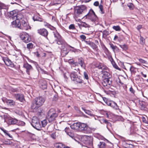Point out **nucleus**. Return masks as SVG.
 Segmentation results:
<instances>
[{"instance_id": "obj_1", "label": "nucleus", "mask_w": 148, "mask_h": 148, "mask_svg": "<svg viewBox=\"0 0 148 148\" xmlns=\"http://www.w3.org/2000/svg\"><path fill=\"white\" fill-rule=\"evenodd\" d=\"M54 36V40L51 39L50 40L51 43H56L59 45H64L65 42L61 38V36L57 32H53Z\"/></svg>"}, {"instance_id": "obj_2", "label": "nucleus", "mask_w": 148, "mask_h": 148, "mask_svg": "<svg viewBox=\"0 0 148 148\" xmlns=\"http://www.w3.org/2000/svg\"><path fill=\"white\" fill-rule=\"evenodd\" d=\"M58 114L54 109H51L48 112L47 119L49 122L54 121L58 116Z\"/></svg>"}, {"instance_id": "obj_3", "label": "nucleus", "mask_w": 148, "mask_h": 148, "mask_svg": "<svg viewBox=\"0 0 148 148\" xmlns=\"http://www.w3.org/2000/svg\"><path fill=\"white\" fill-rule=\"evenodd\" d=\"M84 19H88L92 22H95L97 20V18L94 11L91 9L87 14L83 18Z\"/></svg>"}, {"instance_id": "obj_4", "label": "nucleus", "mask_w": 148, "mask_h": 148, "mask_svg": "<svg viewBox=\"0 0 148 148\" xmlns=\"http://www.w3.org/2000/svg\"><path fill=\"white\" fill-rule=\"evenodd\" d=\"M74 14L75 16L76 17L79 16L82 14L84 11L86 10V7L84 5H82L80 6H77L74 8Z\"/></svg>"}, {"instance_id": "obj_5", "label": "nucleus", "mask_w": 148, "mask_h": 148, "mask_svg": "<svg viewBox=\"0 0 148 148\" xmlns=\"http://www.w3.org/2000/svg\"><path fill=\"white\" fill-rule=\"evenodd\" d=\"M81 140L82 141L87 145L92 146L93 138L91 136H84L82 137Z\"/></svg>"}, {"instance_id": "obj_6", "label": "nucleus", "mask_w": 148, "mask_h": 148, "mask_svg": "<svg viewBox=\"0 0 148 148\" xmlns=\"http://www.w3.org/2000/svg\"><path fill=\"white\" fill-rule=\"evenodd\" d=\"M31 124L34 128L38 130H40L41 128L39 120L36 117H33Z\"/></svg>"}, {"instance_id": "obj_7", "label": "nucleus", "mask_w": 148, "mask_h": 148, "mask_svg": "<svg viewBox=\"0 0 148 148\" xmlns=\"http://www.w3.org/2000/svg\"><path fill=\"white\" fill-rule=\"evenodd\" d=\"M79 130L83 131L84 133H90L92 132V129L84 123H80Z\"/></svg>"}, {"instance_id": "obj_8", "label": "nucleus", "mask_w": 148, "mask_h": 148, "mask_svg": "<svg viewBox=\"0 0 148 148\" xmlns=\"http://www.w3.org/2000/svg\"><path fill=\"white\" fill-rule=\"evenodd\" d=\"M30 26L27 22L26 19H24L22 21L21 23H20V29H21L27 30L29 28Z\"/></svg>"}, {"instance_id": "obj_9", "label": "nucleus", "mask_w": 148, "mask_h": 148, "mask_svg": "<svg viewBox=\"0 0 148 148\" xmlns=\"http://www.w3.org/2000/svg\"><path fill=\"white\" fill-rule=\"evenodd\" d=\"M21 38L23 41L27 43L30 41L31 38L29 34L26 33H24L21 36Z\"/></svg>"}, {"instance_id": "obj_10", "label": "nucleus", "mask_w": 148, "mask_h": 148, "mask_svg": "<svg viewBox=\"0 0 148 148\" xmlns=\"http://www.w3.org/2000/svg\"><path fill=\"white\" fill-rule=\"evenodd\" d=\"M102 84L105 88L108 89L110 87L112 81L109 78H106L103 81Z\"/></svg>"}, {"instance_id": "obj_11", "label": "nucleus", "mask_w": 148, "mask_h": 148, "mask_svg": "<svg viewBox=\"0 0 148 148\" xmlns=\"http://www.w3.org/2000/svg\"><path fill=\"white\" fill-rule=\"evenodd\" d=\"M5 121L9 124H15L17 123L18 120L16 119L8 117L5 119Z\"/></svg>"}, {"instance_id": "obj_12", "label": "nucleus", "mask_w": 148, "mask_h": 148, "mask_svg": "<svg viewBox=\"0 0 148 148\" xmlns=\"http://www.w3.org/2000/svg\"><path fill=\"white\" fill-rule=\"evenodd\" d=\"M34 100L37 103V105H39L40 107L42 106L44 103L45 101V99L42 97H39L36 98Z\"/></svg>"}, {"instance_id": "obj_13", "label": "nucleus", "mask_w": 148, "mask_h": 148, "mask_svg": "<svg viewBox=\"0 0 148 148\" xmlns=\"http://www.w3.org/2000/svg\"><path fill=\"white\" fill-rule=\"evenodd\" d=\"M23 67L26 69V71L28 75H29L30 72L33 70L32 66L27 63L24 64Z\"/></svg>"}, {"instance_id": "obj_14", "label": "nucleus", "mask_w": 148, "mask_h": 148, "mask_svg": "<svg viewBox=\"0 0 148 148\" xmlns=\"http://www.w3.org/2000/svg\"><path fill=\"white\" fill-rule=\"evenodd\" d=\"M37 32L40 34L45 37L47 36L48 34L47 30L44 28L38 29Z\"/></svg>"}, {"instance_id": "obj_15", "label": "nucleus", "mask_w": 148, "mask_h": 148, "mask_svg": "<svg viewBox=\"0 0 148 148\" xmlns=\"http://www.w3.org/2000/svg\"><path fill=\"white\" fill-rule=\"evenodd\" d=\"M3 60L7 66L11 67H12L13 66V64L12 62L8 58L3 57Z\"/></svg>"}, {"instance_id": "obj_16", "label": "nucleus", "mask_w": 148, "mask_h": 148, "mask_svg": "<svg viewBox=\"0 0 148 148\" xmlns=\"http://www.w3.org/2000/svg\"><path fill=\"white\" fill-rule=\"evenodd\" d=\"M14 96L17 100H18L21 102H23L25 101L24 97L23 95L20 94H15Z\"/></svg>"}, {"instance_id": "obj_17", "label": "nucleus", "mask_w": 148, "mask_h": 148, "mask_svg": "<svg viewBox=\"0 0 148 148\" xmlns=\"http://www.w3.org/2000/svg\"><path fill=\"white\" fill-rule=\"evenodd\" d=\"M97 67L99 69L101 70V72L103 73L104 71H107L108 70V68L103 64L99 63Z\"/></svg>"}, {"instance_id": "obj_18", "label": "nucleus", "mask_w": 148, "mask_h": 148, "mask_svg": "<svg viewBox=\"0 0 148 148\" xmlns=\"http://www.w3.org/2000/svg\"><path fill=\"white\" fill-rule=\"evenodd\" d=\"M20 21L19 20L15 19L14 21L12 22V24L13 27H17L20 29Z\"/></svg>"}, {"instance_id": "obj_19", "label": "nucleus", "mask_w": 148, "mask_h": 148, "mask_svg": "<svg viewBox=\"0 0 148 148\" xmlns=\"http://www.w3.org/2000/svg\"><path fill=\"white\" fill-rule=\"evenodd\" d=\"M79 64V65H80L84 69H85L86 66L84 62V59L82 58H79L78 59V62H77Z\"/></svg>"}, {"instance_id": "obj_20", "label": "nucleus", "mask_w": 148, "mask_h": 148, "mask_svg": "<svg viewBox=\"0 0 148 148\" xmlns=\"http://www.w3.org/2000/svg\"><path fill=\"white\" fill-rule=\"evenodd\" d=\"M80 123H75L70 126L71 128L74 130H79Z\"/></svg>"}, {"instance_id": "obj_21", "label": "nucleus", "mask_w": 148, "mask_h": 148, "mask_svg": "<svg viewBox=\"0 0 148 148\" xmlns=\"http://www.w3.org/2000/svg\"><path fill=\"white\" fill-rule=\"evenodd\" d=\"M40 87L43 89L44 90L47 88V83L45 81L41 80L40 81L39 84Z\"/></svg>"}, {"instance_id": "obj_22", "label": "nucleus", "mask_w": 148, "mask_h": 148, "mask_svg": "<svg viewBox=\"0 0 148 148\" xmlns=\"http://www.w3.org/2000/svg\"><path fill=\"white\" fill-rule=\"evenodd\" d=\"M109 44L110 46V47L112 48L114 53L119 52V49L117 46L114 45L111 43H110Z\"/></svg>"}, {"instance_id": "obj_23", "label": "nucleus", "mask_w": 148, "mask_h": 148, "mask_svg": "<svg viewBox=\"0 0 148 148\" xmlns=\"http://www.w3.org/2000/svg\"><path fill=\"white\" fill-rule=\"evenodd\" d=\"M37 103L36 102L35 100H34L32 103L31 107L32 109H36L40 107L39 105H38Z\"/></svg>"}, {"instance_id": "obj_24", "label": "nucleus", "mask_w": 148, "mask_h": 148, "mask_svg": "<svg viewBox=\"0 0 148 148\" xmlns=\"http://www.w3.org/2000/svg\"><path fill=\"white\" fill-rule=\"evenodd\" d=\"M78 77L76 73L72 72L70 74L71 79L73 81H74Z\"/></svg>"}, {"instance_id": "obj_25", "label": "nucleus", "mask_w": 148, "mask_h": 148, "mask_svg": "<svg viewBox=\"0 0 148 148\" xmlns=\"http://www.w3.org/2000/svg\"><path fill=\"white\" fill-rule=\"evenodd\" d=\"M17 13L16 10H14L11 11L10 12V16H12V18L14 19Z\"/></svg>"}, {"instance_id": "obj_26", "label": "nucleus", "mask_w": 148, "mask_h": 148, "mask_svg": "<svg viewBox=\"0 0 148 148\" xmlns=\"http://www.w3.org/2000/svg\"><path fill=\"white\" fill-rule=\"evenodd\" d=\"M106 144L104 142H100L97 145L98 148H105Z\"/></svg>"}, {"instance_id": "obj_27", "label": "nucleus", "mask_w": 148, "mask_h": 148, "mask_svg": "<svg viewBox=\"0 0 148 148\" xmlns=\"http://www.w3.org/2000/svg\"><path fill=\"white\" fill-rule=\"evenodd\" d=\"M23 18V19H24L23 14L21 13H17L15 18V19L19 20L20 21V20L22 19Z\"/></svg>"}, {"instance_id": "obj_28", "label": "nucleus", "mask_w": 148, "mask_h": 148, "mask_svg": "<svg viewBox=\"0 0 148 148\" xmlns=\"http://www.w3.org/2000/svg\"><path fill=\"white\" fill-rule=\"evenodd\" d=\"M1 130L5 134V135L8 136L10 138H13L12 136L11 135L9 132L6 130L4 129L3 128H1Z\"/></svg>"}, {"instance_id": "obj_29", "label": "nucleus", "mask_w": 148, "mask_h": 148, "mask_svg": "<svg viewBox=\"0 0 148 148\" xmlns=\"http://www.w3.org/2000/svg\"><path fill=\"white\" fill-rule=\"evenodd\" d=\"M74 82L76 84H81L83 83V80L80 77H78L74 81Z\"/></svg>"}, {"instance_id": "obj_30", "label": "nucleus", "mask_w": 148, "mask_h": 148, "mask_svg": "<svg viewBox=\"0 0 148 148\" xmlns=\"http://www.w3.org/2000/svg\"><path fill=\"white\" fill-rule=\"evenodd\" d=\"M7 104L10 106H13L15 104V102L13 100H8L7 101Z\"/></svg>"}, {"instance_id": "obj_31", "label": "nucleus", "mask_w": 148, "mask_h": 148, "mask_svg": "<svg viewBox=\"0 0 148 148\" xmlns=\"http://www.w3.org/2000/svg\"><path fill=\"white\" fill-rule=\"evenodd\" d=\"M54 146L56 148H63V144L60 143H57L54 144Z\"/></svg>"}, {"instance_id": "obj_32", "label": "nucleus", "mask_w": 148, "mask_h": 148, "mask_svg": "<svg viewBox=\"0 0 148 148\" xmlns=\"http://www.w3.org/2000/svg\"><path fill=\"white\" fill-rule=\"evenodd\" d=\"M69 64L73 65V66H78L79 64L77 62H75L72 60H70L69 61Z\"/></svg>"}, {"instance_id": "obj_33", "label": "nucleus", "mask_w": 148, "mask_h": 148, "mask_svg": "<svg viewBox=\"0 0 148 148\" xmlns=\"http://www.w3.org/2000/svg\"><path fill=\"white\" fill-rule=\"evenodd\" d=\"M103 75L104 77L106 78H108L110 77V74L108 72V71H104L103 73Z\"/></svg>"}, {"instance_id": "obj_34", "label": "nucleus", "mask_w": 148, "mask_h": 148, "mask_svg": "<svg viewBox=\"0 0 148 148\" xmlns=\"http://www.w3.org/2000/svg\"><path fill=\"white\" fill-rule=\"evenodd\" d=\"M102 48L106 54L107 56L109 55L110 54V52L106 47L105 45H103L102 47Z\"/></svg>"}, {"instance_id": "obj_35", "label": "nucleus", "mask_w": 148, "mask_h": 148, "mask_svg": "<svg viewBox=\"0 0 148 148\" xmlns=\"http://www.w3.org/2000/svg\"><path fill=\"white\" fill-rule=\"evenodd\" d=\"M130 70L132 73L135 74L137 71V69L136 68L132 66L130 68Z\"/></svg>"}, {"instance_id": "obj_36", "label": "nucleus", "mask_w": 148, "mask_h": 148, "mask_svg": "<svg viewBox=\"0 0 148 148\" xmlns=\"http://www.w3.org/2000/svg\"><path fill=\"white\" fill-rule=\"evenodd\" d=\"M79 27H89L90 25L85 22H83L81 24H78Z\"/></svg>"}, {"instance_id": "obj_37", "label": "nucleus", "mask_w": 148, "mask_h": 148, "mask_svg": "<svg viewBox=\"0 0 148 148\" xmlns=\"http://www.w3.org/2000/svg\"><path fill=\"white\" fill-rule=\"evenodd\" d=\"M34 44L32 43H29L27 45V47L28 49L30 50L34 47Z\"/></svg>"}, {"instance_id": "obj_38", "label": "nucleus", "mask_w": 148, "mask_h": 148, "mask_svg": "<svg viewBox=\"0 0 148 148\" xmlns=\"http://www.w3.org/2000/svg\"><path fill=\"white\" fill-rule=\"evenodd\" d=\"M82 108L86 114H88L91 116H92L93 115L91 113V111H90V110H86L83 108Z\"/></svg>"}, {"instance_id": "obj_39", "label": "nucleus", "mask_w": 148, "mask_h": 148, "mask_svg": "<svg viewBox=\"0 0 148 148\" xmlns=\"http://www.w3.org/2000/svg\"><path fill=\"white\" fill-rule=\"evenodd\" d=\"M119 46L121 48H122L123 50H126L128 49L127 46L125 44H124L122 45H120Z\"/></svg>"}, {"instance_id": "obj_40", "label": "nucleus", "mask_w": 148, "mask_h": 148, "mask_svg": "<svg viewBox=\"0 0 148 148\" xmlns=\"http://www.w3.org/2000/svg\"><path fill=\"white\" fill-rule=\"evenodd\" d=\"M112 28L116 31H120L121 30V28L119 26H114Z\"/></svg>"}, {"instance_id": "obj_41", "label": "nucleus", "mask_w": 148, "mask_h": 148, "mask_svg": "<svg viewBox=\"0 0 148 148\" xmlns=\"http://www.w3.org/2000/svg\"><path fill=\"white\" fill-rule=\"evenodd\" d=\"M42 126L43 127H45L47 124V121L46 120H44L41 121Z\"/></svg>"}, {"instance_id": "obj_42", "label": "nucleus", "mask_w": 148, "mask_h": 148, "mask_svg": "<svg viewBox=\"0 0 148 148\" xmlns=\"http://www.w3.org/2000/svg\"><path fill=\"white\" fill-rule=\"evenodd\" d=\"M33 19L35 21H41V19L39 17H37L36 16H34L33 17Z\"/></svg>"}, {"instance_id": "obj_43", "label": "nucleus", "mask_w": 148, "mask_h": 148, "mask_svg": "<svg viewBox=\"0 0 148 148\" xmlns=\"http://www.w3.org/2000/svg\"><path fill=\"white\" fill-rule=\"evenodd\" d=\"M90 45H89L91 47H92L93 49H96L97 47V45L94 43L91 42Z\"/></svg>"}, {"instance_id": "obj_44", "label": "nucleus", "mask_w": 148, "mask_h": 148, "mask_svg": "<svg viewBox=\"0 0 148 148\" xmlns=\"http://www.w3.org/2000/svg\"><path fill=\"white\" fill-rule=\"evenodd\" d=\"M99 8L100 9L101 13L104 14V12L103 10V5L102 4H100L99 6Z\"/></svg>"}, {"instance_id": "obj_45", "label": "nucleus", "mask_w": 148, "mask_h": 148, "mask_svg": "<svg viewBox=\"0 0 148 148\" xmlns=\"http://www.w3.org/2000/svg\"><path fill=\"white\" fill-rule=\"evenodd\" d=\"M84 78L87 80H88L89 79L88 76V73L86 72H84Z\"/></svg>"}, {"instance_id": "obj_46", "label": "nucleus", "mask_w": 148, "mask_h": 148, "mask_svg": "<svg viewBox=\"0 0 148 148\" xmlns=\"http://www.w3.org/2000/svg\"><path fill=\"white\" fill-rule=\"evenodd\" d=\"M112 105H114V106H113V108L115 109L116 110H118L119 109V107L117 105V104L115 103H113Z\"/></svg>"}, {"instance_id": "obj_47", "label": "nucleus", "mask_w": 148, "mask_h": 148, "mask_svg": "<svg viewBox=\"0 0 148 148\" xmlns=\"http://www.w3.org/2000/svg\"><path fill=\"white\" fill-rule=\"evenodd\" d=\"M140 43L142 44L144 43L145 42L144 38L141 36H140Z\"/></svg>"}, {"instance_id": "obj_48", "label": "nucleus", "mask_w": 148, "mask_h": 148, "mask_svg": "<svg viewBox=\"0 0 148 148\" xmlns=\"http://www.w3.org/2000/svg\"><path fill=\"white\" fill-rule=\"evenodd\" d=\"M112 64L113 67L116 69H118V68H119L118 66L116 65L115 64V62L114 61H112Z\"/></svg>"}, {"instance_id": "obj_49", "label": "nucleus", "mask_w": 148, "mask_h": 148, "mask_svg": "<svg viewBox=\"0 0 148 148\" xmlns=\"http://www.w3.org/2000/svg\"><path fill=\"white\" fill-rule=\"evenodd\" d=\"M109 34V32L108 31L106 30L104 31H103V36H106L108 35Z\"/></svg>"}, {"instance_id": "obj_50", "label": "nucleus", "mask_w": 148, "mask_h": 148, "mask_svg": "<svg viewBox=\"0 0 148 148\" xmlns=\"http://www.w3.org/2000/svg\"><path fill=\"white\" fill-rule=\"evenodd\" d=\"M108 122L107 120L105 119H103L101 120V123H105L106 124H107Z\"/></svg>"}, {"instance_id": "obj_51", "label": "nucleus", "mask_w": 148, "mask_h": 148, "mask_svg": "<svg viewBox=\"0 0 148 148\" xmlns=\"http://www.w3.org/2000/svg\"><path fill=\"white\" fill-rule=\"evenodd\" d=\"M138 60L140 62H141L142 63L146 64V61L145 60H143L142 59H141V58L139 59Z\"/></svg>"}, {"instance_id": "obj_52", "label": "nucleus", "mask_w": 148, "mask_h": 148, "mask_svg": "<svg viewBox=\"0 0 148 148\" xmlns=\"http://www.w3.org/2000/svg\"><path fill=\"white\" fill-rule=\"evenodd\" d=\"M69 28L70 29H74L75 28V25L74 24H71L69 27Z\"/></svg>"}, {"instance_id": "obj_53", "label": "nucleus", "mask_w": 148, "mask_h": 148, "mask_svg": "<svg viewBox=\"0 0 148 148\" xmlns=\"http://www.w3.org/2000/svg\"><path fill=\"white\" fill-rule=\"evenodd\" d=\"M130 91L131 92V93L134 94L135 92V91L132 88V87H131L130 88Z\"/></svg>"}, {"instance_id": "obj_54", "label": "nucleus", "mask_w": 148, "mask_h": 148, "mask_svg": "<svg viewBox=\"0 0 148 148\" xmlns=\"http://www.w3.org/2000/svg\"><path fill=\"white\" fill-rule=\"evenodd\" d=\"M127 6L130 9H132L133 7V5L132 3H129L127 4Z\"/></svg>"}, {"instance_id": "obj_55", "label": "nucleus", "mask_w": 148, "mask_h": 148, "mask_svg": "<svg viewBox=\"0 0 148 148\" xmlns=\"http://www.w3.org/2000/svg\"><path fill=\"white\" fill-rule=\"evenodd\" d=\"M12 142L9 140L5 141V144L7 145H10L12 144Z\"/></svg>"}, {"instance_id": "obj_56", "label": "nucleus", "mask_w": 148, "mask_h": 148, "mask_svg": "<svg viewBox=\"0 0 148 148\" xmlns=\"http://www.w3.org/2000/svg\"><path fill=\"white\" fill-rule=\"evenodd\" d=\"M67 134L71 137L73 138L74 136L73 134L71 132H67Z\"/></svg>"}, {"instance_id": "obj_57", "label": "nucleus", "mask_w": 148, "mask_h": 148, "mask_svg": "<svg viewBox=\"0 0 148 148\" xmlns=\"http://www.w3.org/2000/svg\"><path fill=\"white\" fill-rule=\"evenodd\" d=\"M51 136L52 138H53L54 139H55L56 137V136L55 133H53L51 135Z\"/></svg>"}, {"instance_id": "obj_58", "label": "nucleus", "mask_w": 148, "mask_h": 148, "mask_svg": "<svg viewBox=\"0 0 148 148\" xmlns=\"http://www.w3.org/2000/svg\"><path fill=\"white\" fill-rule=\"evenodd\" d=\"M106 103L108 105L113 107V105H112L113 103H111L110 102L108 101H106Z\"/></svg>"}, {"instance_id": "obj_59", "label": "nucleus", "mask_w": 148, "mask_h": 148, "mask_svg": "<svg viewBox=\"0 0 148 148\" xmlns=\"http://www.w3.org/2000/svg\"><path fill=\"white\" fill-rule=\"evenodd\" d=\"M53 100L55 101H56L58 99V96L57 95H54L53 98Z\"/></svg>"}, {"instance_id": "obj_60", "label": "nucleus", "mask_w": 148, "mask_h": 148, "mask_svg": "<svg viewBox=\"0 0 148 148\" xmlns=\"http://www.w3.org/2000/svg\"><path fill=\"white\" fill-rule=\"evenodd\" d=\"M4 4L0 2V10L3 8Z\"/></svg>"}, {"instance_id": "obj_61", "label": "nucleus", "mask_w": 148, "mask_h": 148, "mask_svg": "<svg viewBox=\"0 0 148 148\" xmlns=\"http://www.w3.org/2000/svg\"><path fill=\"white\" fill-rule=\"evenodd\" d=\"M99 2L97 1H96L94 3V5L95 6H98L99 5Z\"/></svg>"}, {"instance_id": "obj_62", "label": "nucleus", "mask_w": 148, "mask_h": 148, "mask_svg": "<svg viewBox=\"0 0 148 148\" xmlns=\"http://www.w3.org/2000/svg\"><path fill=\"white\" fill-rule=\"evenodd\" d=\"M80 37L81 38L83 39L84 40H85L86 38V37L85 36L83 35H82L80 36Z\"/></svg>"}, {"instance_id": "obj_63", "label": "nucleus", "mask_w": 148, "mask_h": 148, "mask_svg": "<svg viewBox=\"0 0 148 148\" xmlns=\"http://www.w3.org/2000/svg\"><path fill=\"white\" fill-rule=\"evenodd\" d=\"M17 90V88H13L12 90V91L13 92H16Z\"/></svg>"}, {"instance_id": "obj_64", "label": "nucleus", "mask_w": 148, "mask_h": 148, "mask_svg": "<svg viewBox=\"0 0 148 148\" xmlns=\"http://www.w3.org/2000/svg\"><path fill=\"white\" fill-rule=\"evenodd\" d=\"M142 27V26L141 25H139L138 26H137V29H138V30H139Z\"/></svg>"}]
</instances>
